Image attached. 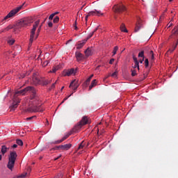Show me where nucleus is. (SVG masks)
<instances>
[{
	"label": "nucleus",
	"instance_id": "b1692460",
	"mask_svg": "<svg viewBox=\"0 0 178 178\" xmlns=\"http://www.w3.org/2000/svg\"><path fill=\"white\" fill-rule=\"evenodd\" d=\"M16 143L17 144V145H19L20 147L23 146V140L20 139H17Z\"/></svg>",
	"mask_w": 178,
	"mask_h": 178
},
{
	"label": "nucleus",
	"instance_id": "aec40b11",
	"mask_svg": "<svg viewBox=\"0 0 178 178\" xmlns=\"http://www.w3.org/2000/svg\"><path fill=\"white\" fill-rule=\"evenodd\" d=\"M120 30L123 33H128L129 31H127V29H126V25L124 24H122L120 26Z\"/></svg>",
	"mask_w": 178,
	"mask_h": 178
},
{
	"label": "nucleus",
	"instance_id": "cd10ccee",
	"mask_svg": "<svg viewBox=\"0 0 178 178\" xmlns=\"http://www.w3.org/2000/svg\"><path fill=\"white\" fill-rule=\"evenodd\" d=\"M134 69H137L140 70V65L139 63H135V65L133 66Z\"/></svg>",
	"mask_w": 178,
	"mask_h": 178
},
{
	"label": "nucleus",
	"instance_id": "13d9d810",
	"mask_svg": "<svg viewBox=\"0 0 178 178\" xmlns=\"http://www.w3.org/2000/svg\"><path fill=\"white\" fill-rule=\"evenodd\" d=\"M173 0H169L170 2H172Z\"/></svg>",
	"mask_w": 178,
	"mask_h": 178
},
{
	"label": "nucleus",
	"instance_id": "423d86ee",
	"mask_svg": "<svg viewBox=\"0 0 178 178\" xmlns=\"http://www.w3.org/2000/svg\"><path fill=\"white\" fill-rule=\"evenodd\" d=\"M22 9V6L17 8L16 9L12 10L4 18L3 20H8V19H10V17H13Z\"/></svg>",
	"mask_w": 178,
	"mask_h": 178
},
{
	"label": "nucleus",
	"instance_id": "79ce46f5",
	"mask_svg": "<svg viewBox=\"0 0 178 178\" xmlns=\"http://www.w3.org/2000/svg\"><path fill=\"white\" fill-rule=\"evenodd\" d=\"M133 59H134V63H138V60H137V58L134 57Z\"/></svg>",
	"mask_w": 178,
	"mask_h": 178
},
{
	"label": "nucleus",
	"instance_id": "a19ab883",
	"mask_svg": "<svg viewBox=\"0 0 178 178\" xmlns=\"http://www.w3.org/2000/svg\"><path fill=\"white\" fill-rule=\"evenodd\" d=\"M113 62H115V58H111L109 61V64L112 65L113 63Z\"/></svg>",
	"mask_w": 178,
	"mask_h": 178
},
{
	"label": "nucleus",
	"instance_id": "2eb2a0df",
	"mask_svg": "<svg viewBox=\"0 0 178 178\" xmlns=\"http://www.w3.org/2000/svg\"><path fill=\"white\" fill-rule=\"evenodd\" d=\"M72 135V132H70L68 134H67L66 135H65L62 139L57 140V144H60V143H63V141H65V140H66L70 136Z\"/></svg>",
	"mask_w": 178,
	"mask_h": 178
},
{
	"label": "nucleus",
	"instance_id": "5701e85b",
	"mask_svg": "<svg viewBox=\"0 0 178 178\" xmlns=\"http://www.w3.org/2000/svg\"><path fill=\"white\" fill-rule=\"evenodd\" d=\"M149 56L151 60H154V59H155V57L154 56V51L152 50L149 51Z\"/></svg>",
	"mask_w": 178,
	"mask_h": 178
},
{
	"label": "nucleus",
	"instance_id": "bb28decb",
	"mask_svg": "<svg viewBox=\"0 0 178 178\" xmlns=\"http://www.w3.org/2000/svg\"><path fill=\"white\" fill-rule=\"evenodd\" d=\"M119 49V47L118 46L114 47L113 50V56L118 52Z\"/></svg>",
	"mask_w": 178,
	"mask_h": 178
},
{
	"label": "nucleus",
	"instance_id": "2f4dec72",
	"mask_svg": "<svg viewBox=\"0 0 178 178\" xmlns=\"http://www.w3.org/2000/svg\"><path fill=\"white\" fill-rule=\"evenodd\" d=\"M137 74V71L136 70H131V76L134 77Z\"/></svg>",
	"mask_w": 178,
	"mask_h": 178
},
{
	"label": "nucleus",
	"instance_id": "bf43d9fd",
	"mask_svg": "<svg viewBox=\"0 0 178 178\" xmlns=\"http://www.w3.org/2000/svg\"><path fill=\"white\" fill-rule=\"evenodd\" d=\"M72 95H73V93H72V94L70 95V97H72Z\"/></svg>",
	"mask_w": 178,
	"mask_h": 178
},
{
	"label": "nucleus",
	"instance_id": "f257e3e1",
	"mask_svg": "<svg viewBox=\"0 0 178 178\" xmlns=\"http://www.w3.org/2000/svg\"><path fill=\"white\" fill-rule=\"evenodd\" d=\"M26 92H29V94H33V98L31 99L30 102L32 104L33 106H31L29 108V112H44V109L41 108V106H37L40 103V100L38 97H35V89L34 87L28 86L24 89L19 90L16 92L14 95L13 102L10 106L11 111H15L17 106H19V104H20V99L17 97V95H24Z\"/></svg>",
	"mask_w": 178,
	"mask_h": 178
},
{
	"label": "nucleus",
	"instance_id": "f3484780",
	"mask_svg": "<svg viewBox=\"0 0 178 178\" xmlns=\"http://www.w3.org/2000/svg\"><path fill=\"white\" fill-rule=\"evenodd\" d=\"M60 69V65L53 67L52 70L49 71V73H56V72H58V70H59Z\"/></svg>",
	"mask_w": 178,
	"mask_h": 178
},
{
	"label": "nucleus",
	"instance_id": "e433bc0d",
	"mask_svg": "<svg viewBox=\"0 0 178 178\" xmlns=\"http://www.w3.org/2000/svg\"><path fill=\"white\" fill-rule=\"evenodd\" d=\"M84 147V145H83V143H81L78 147V149H81Z\"/></svg>",
	"mask_w": 178,
	"mask_h": 178
},
{
	"label": "nucleus",
	"instance_id": "58836bf2",
	"mask_svg": "<svg viewBox=\"0 0 178 178\" xmlns=\"http://www.w3.org/2000/svg\"><path fill=\"white\" fill-rule=\"evenodd\" d=\"M26 175H27V173L22 174L19 177V178H24V177H26Z\"/></svg>",
	"mask_w": 178,
	"mask_h": 178
},
{
	"label": "nucleus",
	"instance_id": "473e14b6",
	"mask_svg": "<svg viewBox=\"0 0 178 178\" xmlns=\"http://www.w3.org/2000/svg\"><path fill=\"white\" fill-rule=\"evenodd\" d=\"M63 177V175L62 173H59L58 174V175L56 177H55L54 178H62Z\"/></svg>",
	"mask_w": 178,
	"mask_h": 178
},
{
	"label": "nucleus",
	"instance_id": "c756f323",
	"mask_svg": "<svg viewBox=\"0 0 178 178\" xmlns=\"http://www.w3.org/2000/svg\"><path fill=\"white\" fill-rule=\"evenodd\" d=\"M54 23H58L59 22V17L56 16L53 19Z\"/></svg>",
	"mask_w": 178,
	"mask_h": 178
},
{
	"label": "nucleus",
	"instance_id": "4c0bfd02",
	"mask_svg": "<svg viewBox=\"0 0 178 178\" xmlns=\"http://www.w3.org/2000/svg\"><path fill=\"white\" fill-rule=\"evenodd\" d=\"M140 27L137 26L136 28H135V32L137 33V31H140Z\"/></svg>",
	"mask_w": 178,
	"mask_h": 178
},
{
	"label": "nucleus",
	"instance_id": "dca6fc26",
	"mask_svg": "<svg viewBox=\"0 0 178 178\" xmlns=\"http://www.w3.org/2000/svg\"><path fill=\"white\" fill-rule=\"evenodd\" d=\"M138 58H142L139 60L140 63H143L144 62V59H145V56H144V51L139 52Z\"/></svg>",
	"mask_w": 178,
	"mask_h": 178
},
{
	"label": "nucleus",
	"instance_id": "ea45409f",
	"mask_svg": "<svg viewBox=\"0 0 178 178\" xmlns=\"http://www.w3.org/2000/svg\"><path fill=\"white\" fill-rule=\"evenodd\" d=\"M54 26V24L51 22H48V26L49 27H52Z\"/></svg>",
	"mask_w": 178,
	"mask_h": 178
},
{
	"label": "nucleus",
	"instance_id": "9b49d317",
	"mask_svg": "<svg viewBox=\"0 0 178 178\" xmlns=\"http://www.w3.org/2000/svg\"><path fill=\"white\" fill-rule=\"evenodd\" d=\"M79 86H80V84H79V80L76 79H74L70 84V88H71L72 90H73L74 91H76V90H77V88H79Z\"/></svg>",
	"mask_w": 178,
	"mask_h": 178
},
{
	"label": "nucleus",
	"instance_id": "603ef678",
	"mask_svg": "<svg viewBox=\"0 0 178 178\" xmlns=\"http://www.w3.org/2000/svg\"><path fill=\"white\" fill-rule=\"evenodd\" d=\"M102 133H105V131L102 130L100 134H102Z\"/></svg>",
	"mask_w": 178,
	"mask_h": 178
},
{
	"label": "nucleus",
	"instance_id": "49530a36",
	"mask_svg": "<svg viewBox=\"0 0 178 178\" xmlns=\"http://www.w3.org/2000/svg\"><path fill=\"white\" fill-rule=\"evenodd\" d=\"M34 118V116L29 117L26 118V120H31V119Z\"/></svg>",
	"mask_w": 178,
	"mask_h": 178
},
{
	"label": "nucleus",
	"instance_id": "0eeeda50",
	"mask_svg": "<svg viewBox=\"0 0 178 178\" xmlns=\"http://www.w3.org/2000/svg\"><path fill=\"white\" fill-rule=\"evenodd\" d=\"M31 23V21L29 18H24L23 19H20L17 23L18 27H26V26H29Z\"/></svg>",
	"mask_w": 178,
	"mask_h": 178
},
{
	"label": "nucleus",
	"instance_id": "f704fd0d",
	"mask_svg": "<svg viewBox=\"0 0 178 178\" xmlns=\"http://www.w3.org/2000/svg\"><path fill=\"white\" fill-rule=\"evenodd\" d=\"M55 17V14H51L49 17V20H52V19H54V17Z\"/></svg>",
	"mask_w": 178,
	"mask_h": 178
},
{
	"label": "nucleus",
	"instance_id": "7ed1b4c3",
	"mask_svg": "<svg viewBox=\"0 0 178 178\" xmlns=\"http://www.w3.org/2000/svg\"><path fill=\"white\" fill-rule=\"evenodd\" d=\"M17 158V153L16 152H11L8 156V162L7 168L12 170L15 168V162H16V159Z\"/></svg>",
	"mask_w": 178,
	"mask_h": 178
},
{
	"label": "nucleus",
	"instance_id": "5fc2aeb1",
	"mask_svg": "<svg viewBox=\"0 0 178 178\" xmlns=\"http://www.w3.org/2000/svg\"><path fill=\"white\" fill-rule=\"evenodd\" d=\"M38 33H40V28L38 29Z\"/></svg>",
	"mask_w": 178,
	"mask_h": 178
},
{
	"label": "nucleus",
	"instance_id": "39448f33",
	"mask_svg": "<svg viewBox=\"0 0 178 178\" xmlns=\"http://www.w3.org/2000/svg\"><path fill=\"white\" fill-rule=\"evenodd\" d=\"M77 73V68L74 69V68H71V69H68V70H64L63 71L62 75L64 77H69L70 76H74Z\"/></svg>",
	"mask_w": 178,
	"mask_h": 178
},
{
	"label": "nucleus",
	"instance_id": "864d4df0",
	"mask_svg": "<svg viewBox=\"0 0 178 178\" xmlns=\"http://www.w3.org/2000/svg\"><path fill=\"white\" fill-rule=\"evenodd\" d=\"M97 134H99V129H97Z\"/></svg>",
	"mask_w": 178,
	"mask_h": 178
},
{
	"label": "nucleus",
	"instance_id": "9d476101",
	"mask_svg": "<svg viewBox=\"0 0 178 178\" xmlns=\"http://www.w3.org/2000/svg\"><path fill=\"white\" fill-rule=\"evenodd\" d=\"M72 148V144L68 143L65 145H60L59 146H57L54 149H63V151H69Z\"/></svg>",
	"mask_w": 178,
	"mask_h": 178
},
{
	"label": "nucleus",
	"instance_id": "3c124183",
	"mask_svg": "<svg viewBox=\"0 0 178 178\" xmlns=\"http://www.w3.org/2000/svg\"><path fill=\"white\" fill-rule=\"evenodd\" d=\"M66 99H67V97H66V98H65V99H63V101L62 102V104H63V102H65V101H66Z\"/></svg>",
	"mask_w": 178,
	"mask_h": 178
},
{
	"label": "nucleus",
	"instance_id": "4d7b16f0",
	"mask_svg": "<svg viewBox=\"0 0 178 178\" xmlns=\"http://www.w3.org/2000/svg\"><path fill=\"white\" fill-rule=\"evenodd\" d=\"M51 82H47L46 84H49Z\"/></svg>",
	"mask_w": 178,
	"mask_h": 178
},
{
	"label": "nucleus",
	"instance_id": "6ab92c4d",
	"mask_svg": "<svg viewBox=\"0 0 178 178\" xmlns=\"http://www.w3.org/2000/svg\"><path fill=\"white\" fill-rule=\"evenodd\" d=\"M85 55H86V56H91V55H92V51H91V49L88 48L85 51Z\"/></svg>",
	"mask_w": 178,
	"mask_h": 178
},
{
	"label": "nucleus",
	"instance_id": "8fccbe9b",
	"mask_svg": "<svg viewBox=\"0 0 178 178\" xmlns=\"http://www.w3.org/2000/svg\"><path fill=\"white\" fill-rule=\"evenodd\" d=\"M58 14H59V12H56V13H53V15H54V16H55L56 15H58Z\"/></svg>",
	"mask_w": 178,
	"mask_h": 178
},
{
	"label": "nucleus",
	"instance_id": "20e7f679",
	"mask_svg": "<svg viewBox=\"0 0 178 178\" xmlns=\"http://www.w3.org/2000/svg\"><path fill=\"white\" fill-rule=\"evenodd\" d=\"M38 24H40V21H36L33 26V29L31 31V35L29 39V47H31V44H33V41L34 40H37L38 38V33L36 35V37L34 38V35H35V31L37 30V27H38Z\"/></svg>",
	"mask_w": 178,
	"mask_h": 178
},
{
	"label": "nucleus",
	"instance_id": "1a4fd4ad",
	"mask_svg": "<svg viewBox=\"0 0 178 178\" xmlns=\"http://www.w3.org/2000/svg\"><path fill=\"white\" fill-rule=\"evenodd\" d=\"M115 13H120L121 12H124L126 10V7L123 5H115L113 8Z\"/></svg>",
	"mask_w": 178,
	"mask_h": 178
},
{
	"label": "nucleus",
	"instance_id": "c85d7f7f",
	"mask_svg": "<svg viewBox=\"0 0 178 178\" xmlns=\"http://www.w3.org/2000/svg\"><path fill=\"white\" fill-rule=\"evenodd\" d=\"M92 77H94V74H91L90 76V77H88L86 80V84H88V83H90V81H91V79H92Z\"/></svg>",
	"mask_w": 178,
	"mask_h": 178
},
{
	"label": "nucleus",
	"instance_id": "412c9836",
	"mask_svg": "<svg viewBox=\"0 0 178 178\" xmlns=\"http://www.w3.org/2000/svg\"><path fill=\"white\" fill-rule=\"evenodd\" d=\"M97 86V79H94L92 82L90 86H89V90H92L93 87H95Z\"/></svg>",
	"mask_w": 178,
	"mask_h": 178
},
{
	"label": "nucleus",
	"instance_id": "a211bd4d",
	"mask_svg": "<svg viewBox=\"0 0 178 178\" xmlns=\"http://www.w3.org/2000/svg\"><path fill=\"white\" fill-rule=\"evenodd\" d=\"M1 152L2 155H5L8 152V147L6 145H2Z\"/></svg>",
	"mask_w": 178,
	"mask_h": 178
},
{
	"label": "nucleus",
	"instance_id": "37998d69",
	"mask_svg": "<svg viewBox=\"0 0 178 178\" xmlns=\"http://www.w3.org/2000/svg\"><path fill=\"white\" fill-rule=\"evenodd\" d=\"M24 77H26V74H22L19 76V79H24Z\"/></svg>",
	"mask_w": 178,
	"mask_h": 178
},
{
	"label": "nucleus",
	"instance_id": "f03ea898",
	"mask_svg": "<svg viewBox=\"0 0 178 178\" xmlns=\"http://www.w3.org/2000/svg\"><path fill=\"white\" fill-rule=\"evenodd\" d=\"M88 117L83 116L81 121L78 122L72 129V133H79L80 130H81V127L83 126H86V124H88Z\"/></svg>",
	"mask_w": 178,
	"mask_h": 178
},
{
	"label": "nucleus",
	"instance_id": "6e6552de",
	"mask_svg": "<svg viewBox=\"0 0 178 178\" xmlns=\"http://www.w3.org/2000/svg\"><path fill=\"white\" fill-rule=\"evenodd\" d=\"M102 15L104 14L101 12V10H92L89 12L88 15L86 16V20H87L88 17H90V16H102Z\"/></svg>",
	"mask_w": 178,
	"mask_h": 178
},
{
	"label": "nucleus",
	"instance_id": "4468645a",
	"mask_svg": "<svg viewBox=\"0 0 178 178\" xmlns=\"http://www.w3.org/2000/svg\"><path fill=\"white\" fill-rule=\"evenodd\" d=\"M87 42V40H82L81 42H79L76 44V49H81L83 47H84V44Z\"/></svg>",
	"mask_w": 178,
	"mask_h": 178
},
{
	"label": "nucleus",
	"instance_id": "09e8293b",
	"mask_svg": "<svg viewBox=\"0 0 178 178\" xmlns=\"http://www.w3.org/2000/svg\"><path fill=\"white\" fill-rule=\"evenodd\" d=\"M12 148H17V145L14 144V145L12 146Z\"/></svg>",
	"mask_w": 178,
	"mask_h": 178
},
{
	"label": "nucleus",
	"instance_id": "72a5a7b5",
	"mask_svg": "<svg viewBox=\"0 0 178 178\" xmlns=\"http://www.w3.org/2000/svg\"><path fill=\"white\" fill-rule=\"evenodd\" d=\"M111 77H118V72H115L111 74Z\"/></svg>",
	"mask_w": 178,
	"mask_h": 178
},
{
	"label": "nucleus",
	"instance_id": "4be33fe9",
	"mask_svg": "<svg viewBox=\"0 0 178 178\" xmlns=\"http://www.w3.org/2000/svg\"><path fill=\"white\" fill-rule=\"evenodd\" d=\"M11 29H13V26L12 25H10L7 26L5 29H3L1 31V33H5V31H9V30H11Z\"/></svg>",
	"mask_w": 178,
	"mask_h": 178
},
{
	"label": "nucleus",
	"instance_id": "ddd939ff",
	"mask_svg": "<svg viewBox=\"0 0 178 178\" xmlns=\"http://www.w3.org/2000/svg\"><path fill=\"white\" fill-rule=\"evenodd\" d=\"M75 56L76 58V60H78V62H80V60H83V59H84V56H83V54L76 51L75 53Z\"/></svg>",
	"mask_w": 178,
	"mask_h": 178
},
{
	"label": "nucleus",
	"instance_id": "6e6d98bb",
	"mask_svg": "<svg viewBox=\"0 0 178 178\" xmlns=\"http://www.w3.org/2000/svg\"><path fill=\"white\" fill-rule=\"evenodd\" d=\"M65 88V86H63L62 88H61V90H63V89H64Z\"/></svg>",
	"mask_w": 178,
	"mask_h": 178
},
{
	"label": "nucleus",
	"instance_id": "f8f14e48",
	"mask_svg": "<svg viewBox=\"0 0 178 178\" xmlns=\"http://www.w3.org/2000/svg\"><path fill=\"white\" fill-rule=\"evenodd\" d=\"M32 83L34 86L40 84V78L37 76V74H33L32 77Z\"/></svg>",
	"mask_w": 178,
	"mask_h": 178
},
{
	"label": "nucleus",
	"instance_id": "c03bdc74",
	"mask_svg": "<svg viewBox=\"0 0 178 178\" xmlns=\"http://www.w3.org/2000/svg\"><path fill=\"white\" fill-rule=\"evenodd\" d=\"M57 81H56V82L51 85V89L55 87V84H56Z\"/></svg>",
	"mask_w": 178,
	"mask_h": 178
},
{
	"label": "nucleus",
	"instance_id": "c9c22d12",
	"mask_svg": "<svg viewBox=\"0 0 178 178\" xmlns=\"http://www.w3.org/2000/svg\"><path fill=\"white\" fill-rule=\"evenodd\" d=\"M74 26V30H78L79 28L77 27V21H75Z\"/></svg>",
	"mask_w": 178,
	"mask_h": 178
},
{
	"label": "nucleus",
	"instance_id": "de8ad7c7",
	"mask_svg": "<svg viewBox=\"0 0 178 178\" xmlns=\"http://www.w3.org/2000/svg\"><path fill=\"white\" fill-rule=\"evenodd\" d=\"M60 156H62V154H60L57 158H56L54 159V161H58V159H59V158H60Z\"/></svg>",
	"mask_w": 178,
	"mask_h": 178
},
{
	"label": "nucleus",
	"instance_id": "7c9ffc66",
	"mask_svg": "<svg viewBox=\"0 0 178 178\" xmlns=\"http://www.w3.org/2000/svg\"><path fill=\"white\" fill-rule=\"evenodd\" d=\"M149 65V61H148V58H145V67H148Z\"/></svg>",
	"mask_w": 178,
	"mask_h": 178
},
{
	"label": "nucleus",
	"instance_id": "a878e982",
	"mask_svg": "<svg viewBox=\"0 0 178 178\" xmlns=\"http://www.w3.org/2000/svg\"><path fill=\"white\" fill-rule=\"evenodd\" d=\"M97 30H98V29H95V31H93L92 33H90L88 36L87 40H90V38H91V37H92V35H94V33H95V31H97Z\"/></svg>",
	"mask_w": 178,
	"mask_h": 178
},
{
	"label": "nucleus",
	"instance_id": "a18cd8bd",
	"mask_svg": "<svg viewBox=\"0 0 178 178\" xmlns=\"http://www.w3.org/2000/svg\"><path fill=\"white\" fill-rule=\"evenodd\" d=\"M172 52H173L172 49H169L168 51H167V54H172Z\"/></svg>",
	"mask_w": 178,
	"mask_h": 178
},
{
	"label": "nucleus",
	"instance_id": "393cba45",
	"mask_svg": "<svg viewBox=\"0 0 178 178\" xmlns=\"http://www.w3.org/2000/svg\"><path fill=\"white\" fill-rule=\"evenodd\" d=\"M15 39H9L7 42L9 44V45H13L15 44Z\"/></svg>",
	"mask_w": 178,
	"mask_h": 178
},
{
	"label": "nucleus",
	"instance_id": "052dcab7",
	"mask_svg": "<svg viewBox=\"0 0 178 178\" xmlns=\"http://www.w3.org/2000/svg\"><path fill=\"white\" fill-rule=\"evenodd\" d=\"M172 24H170V25H168V27H170V26H171Z\"/></svg>",
	"mask_w": 178,
	"mask_h": 178
}]
</instances>
